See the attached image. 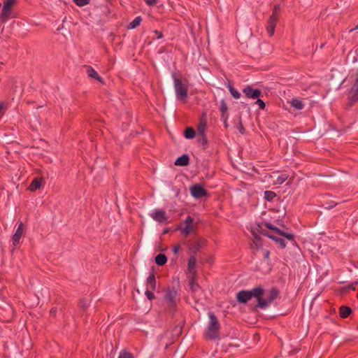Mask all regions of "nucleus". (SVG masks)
Masks as SVG:
<instances>
[{
    "label": "nucleus",
    "mask_w": 358,
    "mask_h": 358,
    "mask_svg": "<svg viewBox=\"0 0 358 358\" xmlns=\"http://www.w3.org/2000/svg\"><path fill=\"white\" fill-rule=\"evenodd\" d=\"M173 85L177 99L184 101L187 97V87L185 83L182 80L174 77Z\"/></svg>",
    "instance_id": "20e7f679"
},
{
    "label": "nucleus",
    "mask_w": 358,
    "mask_h": 358,
    "mask_svg": "<svg viewBox=\"0 0 358 358\" xmlns=\"http://www.w3.org/2000/svg\"><path fill=\"white\" fill-rule=\"evenodd\" d=\"M253 245H254V247H255L257 248L262 246L261 238L259 236L255 235L254 239H253Z\"/></svg>",
    "instance_id": "cd10ccee"
},
{
    "label": "nucleus",
    "mask_w": 358,
    "mask_h": 358,
    "mask_svg": "<svg viewBox=\"0 0 358 358\" xmlns=\"http://www.w3.org/2000/svg\"><path fill=\"white\" fill-rule=\"evenodd\" d=\"M189 190L191 195L195 199H200L207 194L206 191L199 184L192 185Z\"/></svg>",
    "instance_id": "6e6552de"
},
{
    "label": "nucleus",
    "mask_w": 358,
    "mask_h": 358,
    "mask_svg": "<svg viewBox=\"0 0 358 358\" xmlns=\"http://www.w3.org/2000/svg\"><path fill=\"white\" fill-rule=\"evenodd\" d=\"M238 130H239V131H240V132H241V133H242V132L243 131V126H242V124H240V125H239V127H238Z\"/></svg>",
    "instance_id": "37998d69"
},
{
    "label": "nucleus",
    "mask_w": 358,
    "mask_h": 358,
    "mask_svg": "<svg viewBox=\"0 0 358 358\" xmlns=\"http://www.w3.org/2000/svg\"><path fill=\"white\" fill-rule=\"evenodd\" d=\"M357 29H358V23H357V25L355 28L350 29L349 32H350V33H352V32H353L355 30H357Z\"/></svg>",
    "instance_id": "79ce46f5"
},
{
    "label": "nucleus",
    "mask_w": 358,
    "mask_h": 358,
    "mask_svg": "<svg viewBox=\"0 0 358 358\" xmlns=\"http://www.w3.org/2000/svg\"><path fill=\"white\" fill-rule=\"evenodd\" d=\"M177 292L174 289H168L166 292L165 299L170 306H173L176 301Z\"/></svg>",
    "instance_id": "f8f14e48"
},
{
    "label": "nucleus",
    "mask_w": 358,
    "mask_h": 358,
    "mask_svg": "<svg viewBox=\"0 0 358 358\" xmlns=\"http://www.w3.org/2000/svg\"><path fill=\"white\" fill-rule=\"evenodd\" d=\"M275 241L278 242L282 248L285 247V242L283 239L278 238V239H275Z\"/></svg>",
    "instance_id": "f704fd0d"
},
{
    "label": "nucleus",
    "mask_w": 358,
    "mask_h": 358,
    "mask_svg": "<svg viewBox=\"0 0 358 358\" xmlns=\"http://www.w3.org/2000/svg\"><path fill=\"white\" fill-rule=\"evenodd\" d=\"M209 323L206 331V336L210 339H215L219 337L220 324L215 315L210 313L208 314Z\"/></svg>",
    "instance_id": "f03ea898"
},
{
    "label": "nucleus",
    "mask_w": 358,
    "mask_h": 358,
    "mask_svg": "<svg viewBox=\"0 0 358 358\" xmlns=\"http://www.w3.org/2000/svg\"><path fill=\"white\" fill-rule=\"evenodd\" d=\"M15 0H6V1L4 3L0 13L1 21L6 22L9 18Z\"/></svg>",
    "instance_id": "39448f33"
},
{
    "label": "nucleus",
    "mask_w": 358,
    "mask_h": 358,
    "mask_svg": "<svg viewBox=\"0 0 358 358\" xmlns=\"http://www.w3.org/2000/svg\"><path fill=\"white\" fill-rule=\"evenodd\" d=\"M264 235H265V236H267L268 238H271V239L274 240L275 241V239H278V237L275 236L274 235H270V234H267V233H264Z\"/></svg>",
    "instance_id": "58836bf2"
},
{
    "label": "nucleus",
    "mask_w": 358,
    "mask_h": 358,
    "mask_svg": "<svg viewBox=\"0 0 358 358\" xmlns=\"http://www.w3.org/2000/svg\"><path fill=\"white\" fill-rule=\"evenodd\" d=\"M199 288V285L194 282V280L191 281V289L193 292H195Z\"/></svg>",
    "instance_id": "473e14b6"
},
{
    "label": "nucleus",
    "mask_w": 358,
    "mask_h": 358,
    "mask_svg": "<svg viewBox=\"0 0 358 358\" xmlns=\"http://www.w3.org/2000/svg\"><path fill=\"white\" fill-rule=\"evenodd\" d=\"M276 196L275 192L271 191H266L264 192V199L268 201H271L274 197Z\"/></svg>",
    "instance_id": "bb28decb"
},
{
    "label": "nucleus",
    "mask_w": 358,
    "mask_h": 358,
    "mask_svg": "<svg viewBox=\"0 0 358 358\" xmlns=\"http://www.w3.org/2000/svg\"><path fill=\"white\" fill-rule=\"evenodd\" d=\"M266 227H267L268 229H270L274 230V231H275L278 234V233H280V230H279V229H278L277 228H275V227H273L271 224L267 223V224H266Z\"/></svg>",
    "instance_id": "e433bc0d"
},
{
    "label": "nucleus",
    "mask_w": 358,
    "mask_h": 358,
    "mask_svg": "<svg viewBox=\"0 0 358 358\" xmlns=\"http://www.w3.org/2000/svg\"><path fill=\"white\" fill-rule=\"evenodd\" d=\"M188 163H189V157L187 155H184L178 157L176 160L175 165L184 166H187L188 164Z\"/></svg>",
    "instance_id": "aec40b11"
},
{
    "label": "nucleus",
    "mask_w": 358,
    "mask_h": 358,
    "mask_svg": "<svg viewBox=\"0 0 358 358\" xmlns=\"http://www.w3.org/2000/svg\"><path fill=\"white\" fill-rule=\"evenodd\" d=\"M184 224L185 226L182 228L181 227L180 229L185 236H187L189 234L194 232L195 224L193 222V219L190 216H188L185 219Z\"/></svg>",
    "instance_id": "0eeeda50"
},
{
    "label": "nucleus",
    "mask_w": 358,
    "mask_h": 358,
    "mask_svg": "<svg viewBox=\"0 0 358 358\" xmlns=\"http://www.w3.org/2000/svg\"><path fill=\"white\" fill-rule=\"evenodd\" d=\"M357 298H358V293H357Z\"/></svg>",
    "instance_id": "49530a36"
},
{
    "label": "nucleus",
    "mask_w": 358,
    "mask_h": 358,
    "mask_svg": "<svg viewBox=\"0 0 358 358\" xmlns=\"http://www.w3.org/2000/svg\"><path fill=\"white\" fill-rule=\"evenodd\" d=\"M245 96L250 99H258L262 95V92L257 89H253L251 86H247L243 90Z\"/></svg>",
    "instance_id": "1a4fd4ad"
},
{
    "label": "nucleus",
    "mask_w": 358,
    "mask_h": 358,
    "mask_svg": "<svg viewBox=\"0 0 358 358\" xmlns=\"http://www.w3.org/2000/svg\"><path fill=\"white\" fill-rule=\"evenodd\" d=\"M278 296V291L275 289H271L268 292H264L262 288V294L257 297L258 306L261 308H266Z\"/></svg>",
    "instance_id": "f257e3e1"
},
{
    "label": "nucleus",
    "mask_w": 358,
    "mask_h": 358,
    "mask_svg": "<svg viewBox=\"0 0 358 358\" xmlns=\"http://www.w3.org/2000/svg\"><path fill=\"white\" fill-rule=\"evenodd\" d=\"M167 262L166 257L163 254H159L155 257V262L159 266H162Z\"/></svg>",
    "instance_id": "5701e85b"
},
{
    "label": "nucleus",
    "mask_w": 358,
    "mask_h": 358,
    "mask_svg": "<svg viewBox=\"0 0 358 358\" xmlns=\"http://www.w3.org/2000/svg\"><path fill=\"white\" fill-rule=\"evenodd\" d=\"M227 87L231 94V96L235 98V99H239L241 97V94L236 90L234 89L231 85L229 84L227 85Z\"/></svg>",
    "instance_id": "b1692460"
},
{
    "label": "nucleus",
    "mask_w": 358,
    "mask_h": 358,
    "mask_svg": "<svg viewBox=\"0 0 358 358\" xmlns=\"http://www.w3.org/2000/svg\"><path fill=\"white\" fill-rule=\"evenodd\" d=\"M228 110V107L227 103L224 102V101H221L220 103V110L222 111V114L225 113Z\"/></svg>",
    "instance_id": "7c9ffc66"
},
{
    "label": "nucleus",
    "mask_w": 358,
    "mask_h": 358,
    "mask_svg": "<svg viewBox=\"0 0 358 358\" xmlns=\"http://www.w3.org/2000/svg\"><path fill=\"white\" fill-rule=\"evenodd\" d=\"M271 177L273 178L274 184L281 185L288 178V175L286 173H282L280 175H278V173H274V175L272 176Z\"/></svg>",
    "instance_id": "dca6fc26"
},
{
    "label": "nucleus",
    "mask_w": 358,
    "mask_h": 358,
    "mask_svg": "<svg viewBox=\"0 0 358 358\" xmlns=\"http://www.w3.org/2000/svg\"><path fill=\"white\" fill-rule=\"evenodd\" d=\"M74 3L78 6H84L90 3V0H73Z\"/></svg>",
    "instance_id": "c85d7f7f"
},
{
    "label": "nucleus",
    "mask_w": 358,
    "mask_h": 358,
    "mask_svg": "<svg viewBox=\"0 0 358 358\" xmlns=\"http://www.w3.org/2000/svg\"><path fill=\"white\" fill-rule=\"evenodd\" d=\"M180 249V245H176L174 247V248H173L174 253H176V254L178 253L179 252Z\"/></svg>",
    "instance_id": "ea45409f"
},
{
    "label": "nucleus",
    "mask_w": 358,
    "mask_h": 358,
    "mask_svg": "<svg viewBox=\"0 0 358 358\" xmlns=\"http://www.w3.org/2000/svg\"><path fill=\"white\" fill-rule=\"evenodd\" d=\"M255 103L257 104L261 109H264L265 108V103L259 98L256 101Z\"/></svg>",
    "instance_id": "2f4dec72"
},
{
    "label": "nucleus",
    "mask_w": 358,
    "mask_h": 358,
    "mask_svg": "<svg viewBox=\"0 0 358 358\" xmlns=\"http://www.w3.org/2000/svg\"><path fill=\"white\" fill-rule=\"evenodd\" d=\"M278 234H280L283 236H285L287 239L289 240H292L293 238V236L292 234H285V233H282L280 231V233H278Z\"/></svg>",
    "instance_id": "c9c22d12"
},
{
    "label": "nucleus",
    "mask_w": 358,
    "mask_h": 358,
    "mask_svg": "<svg viewBox=\"0 0 358 358\" xmlns=\"http://www.w3.org/2000/svg\"><path fill=\"white\" fill-rule=\"evenodd\" d=\"M349 99L351 103L358 100V79L356 80L350 90Z\"/></svg>",
    "instance_id": "4468645a"
},
{
    "label": "nucleus",
    "mask_w": 358,
    "mask_h": 358,
    "mask_svg": "<svg viewBox=\"0 0 358 358\" xmlns=\"http://www.w3.org/2000/svg\"><path fill=\"white\" fill-rule=\"evenodd\" d=\"M289 103L293 108L296 110H302L304 107L303 102L299 99H292L289 101Z\"/></svg>",
    "instance_id": "a211bd4d"
},
{
    "label": "nucleus",
    "mask_w": 358,
    "mask_h": 358,
    "mask_svg": "<svg viewBox=\"0 0 358 358\" xmlns=\"http://www.w3.org/2000/svg\"><path fill=\"white\" fill-rule=\"evenodd\" d=\"M262 294V287H257L251 290H243L237 293L236 298L240 303H245L248 302L252 297L257 299Z\"/></svg>",
    "instance_id": "7ed1b4c3"
},
{
    "label": "nucleus",
    "mask_w": 358,
    "mask_h": 358,
    "mask_svg": "<svg viewBox=\"0 0 358 358\" xmlns=\"http://www.w3.org/2000/svg\"><path fill=\"white\" fill-rule=\"evenodd\" d=\"M280 9L278 6L274 7L273 15L270 17L267 26V32L270 36L274 34L275 26L278 20V11Z\"/></svg>",
    "instance_id": "423d86ee"
},
{
    "label": "nucleus",
    "mask_w": 358,
    "mask_h": 358,
    "mask_svg": "<svg viewBox=\"0 0 358 358\" xmlns=\"http://www.w3.org/2000/svg\"><path fill=\"white\" fill-rule=\"evenodd\" d=\"M155 33L156 34H157V38H162L163 35H162V33L159 32L158 31H155Z\"/></svg>",
    "instance_id": "a19ab883"
},
{
    "label": "nucleus",
    "mask_w": 358,
    "mask_h": 358,
    "mask_svg": "<svg viewBox=\"0 0 358 358\" xmlns=\"http://www.w3.org/2000/svg\"><path fill=\"white\" fill-rule=\"evenodd\" d=\"M145 295L147 296V297H148V299L149 300H152V299H154V297H155V296H154L153 293H152V292H151L150 291V289H146V291H145Z\"/></svg>",
    "instance_id": "72a5a7b5"
},
{
    "label": "nucleus",
    "mask_w": 358,
    "mask_h": 358,
    "mask_svg": "<svg viewBox=\"0 0 358 358\" xmlns=\"http://www.w3.org/2000/svg\"><path fill=\"white\" fill-rule=\"evenodd\" d=\"M86 73L90 78H95L100 83H103L102 78L98 75L96 71L93 69L91 66H87L86 68Z\"/></svg>",
    "instance_id": "f3484780"
},
{
    "label": "nucleus",
    "mask_w": 358,
    "mask_h": 358,
    "mask_svg": "<svg viewBox=\"0 0 358 358\" xmlns=\"http://www.w3.org/2000/svg\"><path fill=\"white\" fill-rule=\"evenodd\" d=\"M149 6H153L156 3V0H144Z\"/></svg>",
    "instance_id": "4c0bfd02"
},
{
    "label": "nucleus",
    "mask_w": 358,
    "mask_h": 358,
    "mask_svg": "<svg viewBox=\"0 0 358 358\" xmlns=\"http://www.w3.org/2000/svg\"><path fill=\"white\" fill-rule=\"evenodd\" d=\"M44 182V180L41 178H35L29 185L28 189L31 191H36L38 189H40L43 184Z\"/></svg>",
    "instance_id": "ddd939ff"
},
{
    "label": "nucleus",
    "mask_w": 358,
    "mask_h": 358,
    "mask_svg": "<svg viewBox=\"0 0 358 358\" xmlns=\"http://www.w3.org/2000/svg\"><path fill=\"white\" fill-rule=\"evenodd\" d=\"M351 313H352V310L350 307L345 306H342L340 307L339 313H340V316L342 318L348 317L350 315Z\"/></svg>",
    "instance_id": "412c9836"
},
{
    "label": "nucleus",
    "mask_w": 358,
    "mask_h": 358,
    "mask_svg": "<svg viewBox=\"0 0 358 358\" xmlns=\"http://www.w3.org/2000/svg\"><path fill=\"white\" fill-rule=\"evenodd\" d=\"M206 129V121L203 119L200 121L198 127H197V132L198 136H200L203 138V141H206V135H205V131Z\"/></svg>",
    "instance_id": "2eb2a0df"
},
{
    "label": "nucleus",
    "mask_w": 358,
    "mask_h": 358,
    "mask_svg": "<svg viewBox=\"0 0 358 358\" xmlns=\"http://www.w3.org/2000/svg\"><path fill=\"white\" fill-rule=\"evenodd\" d=\"M199 248V243H196L195 246H194V252H196V250H198Z\"/></svg>",
    "instance_id": "c03bdc74"
},
{
    "label": "nucleus",
    "mask_w": 358,
    "mask_h": 358,
    "mask_svg": "<svg viewBox=\"0 0 358 358\" xmlns=\"http://www.w3.org/2000/svg\"><path fill=\"white\" fill-rule=\"evenodd\" d=\"M151 217L159 222H165L167 221L166 213L162 210H157L150 214Z\"/></svg>",
    "instance_id": "9d476101"
},
{
    "label": "nucleus",
    "mask_w": 358,
    "mask_h": 358,
    "mask_svg": "<svg viewBox=\"0 0 358 358\" xmlns=\"http://www.w3.org/2000/svg\"><path fill=\"white\" fill-rule=\"evenodd\" d=\"M198 138H199V141H202L204 143H206V141H204L203 138L202 137H201L200 136H198Z\"/></svg>",
    "instance_id": "a18cd8bd"
},
{
    "label": "nucleus",
    "mask_w": 358,
    "mask_h": 358,
    "mask_svg": "<svg viewBox=\"0 0 358 358\" xmlns=\"http://www.w3.org/2000/svg\"><path fill=\"white\" fill-rule=\"evenodd\" d=\"M156 288V280L154 273H151L147 278L146 289H155Z\"/></svg>",
    "instance_id": "6ab92c4d"
},
{
    "label": "nucleus",
    "mask_w": 358,
    "mask_h": 358,
    "mask_svg": "<svg viewBox=\"0 0 358 358\" xmlns=\"http://www.w3.org/2000/svg\"><path fill=\"white\" fill-rule=\"evenodd\" d=\"M22 234H23V224L20 223L12 238V242H13V245L15 246L20 243V241L22 236Z\"/></svg>",
    "instance_id": "9b49d317"
},
{
    "label": "nucleus",
    "mask_w": 358,
    "mask_h": 358,
    "mask_svg": "<svg viewBox=\"0 0 358 358\" xmlns=\"http://www.w3.org/2000/svg\"><path fill=\"white\" fill-rule=\"evenodd\" d=\"M141 22V17H136L130 24L129 27L130 29H134L137 27Z\"/></svg>",
    "instance_id": "a878e982"
},
{
    "label": "nucleus",
    "mask_w": 358,
    "mask_h": 358,
    "mask_svg": "<svg viewBox=\"0 0 358 358\" xmlns=\"http://www.w3.org/2000/svg\"><path fill=\"white\" fill-rule=\"evenodd\" d=\"M194 136H195V131L192 128L189 127L185 130V136L186 138L192 139L194 137Z\"/></svg>",
    "instance_id": "393cba45"
},
{
    "label": "nucleus",
    "mask_w": 358,
    "mask_h": 358,
    "mask_svg": "<svg viewBox=\"0 0 358 358\" xmlns=\"http://www.w3.org/2000/svg\"><path fill=\"white\" fill-rule=\"evenodd\" d=\"M196 258L194 256L189 257L188 260V270L189 273L194 274L195 273V266H196Z\"/></svg>",
    "instance_id": "4be33fe9"
},
{
    "label": "nucleus",
    "mask_w": 358,
    "mask_h": 358,
    "mask_svg": "<svg viewBox=\"0 0 358 358\" xmlns=\"http://www.w3.org/2000/svg\"><path fill=\"white\" fill-rule=\"evenodd\" d=\"M118 358H133V356L129 352H127L126 351H122L120 352Z\"/></svg>",
    "instance_id": "c756f323"
}]
</instances>
